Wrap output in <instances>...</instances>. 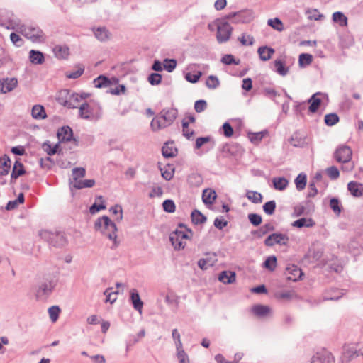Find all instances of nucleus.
Instances as JSON below:
<instances>
[{"label": "nucleus", "mask_w": 363, "mask_h": 363, "mask_svg": "<svg viewBox=\"0 0 363 363\" xmlns=\"http://www.w3.org/2000/svg\"><path fill=\"white\" fill-rule=\"evenodd\" d=\"M94 228L96 231L100 232L103 235L113 241L111 248H116L118 245L116 225L108 216H103L97 218L94 223Z\"/></svg>", "instance_id": "obj_1"}, {"label": "nucleus", "mask_w": 363, "mask_h": 363, "mask_svg": "<svg viewBox=\"0 0 363 363\" xmlns=\"http://www.w3.org/2000/svg\"><path fill=\"white\" fill-rule=\"evenodd\" d=\"M102 115V108L98 103L84 102L79 107V116L82 119L96 122L101 118Z\"/></svg>", "instance_id": "obj_2"}, {"label": "nucleus", "mask_w": 363, "mask_h": 363, "mask_svg": "<svg viewBox=\"0 0 363 363\" xmlns=\"http://www.w3.org/2000/svg\"><path fill=\"white\" fill-rule=\"evenodd\" d=\"M18 30L24 37L30 39L32 42L43 40V33L38 27L21 25Z\"/></svg>", "instance_id": "obj_3"}, {"label": "nucleus", "mask_w": 363, "mask_h": 363, "mask_svg": "<svg viewBox=\"0 0 363 363\" xmlns=\"http://www.w3.org/2000/svg\"><path fill=\"white\" fill-rule=\"evenodd\" d=\"M233 31L232 26L226 21L219 22L217 25L216 38L219 43L227 42Z\"/></svg>", "instance_id": "obj_4"}, {"label": "nucleus", "mask_w": 363, "mask_h": 363, "mask_svg": "<svg viewBox=\"0 0 363 363\" xmlns=\"http://www.w3.org/2000/svg\"><path fill=\"white\" fill-rule=\"evenodd\" d=\"M55 286L56 281L54 279H45L38 286L36 291L37 296L41 298L50 295Z\"/></svg>", "instance_id": "obj_5"}, {"label": "nucleus", "mask_w": 363, "mask_h": 363, "mask_svg": "<svg viewBox=\"0 0 363 363\" xmlns=\"http://www.w3.org/2000/svg\"><path fill=\"white\" fill-rule=\"evenodd\" d=\"M289 238L287 235L274 233L269 235L264 240V245L268 247H272L275 244L279 245H286L289 242Z\"/></svg>", "instance_id": "obj_6"}, {"label": "nucleus", "mask_w": 363, "mask_h": 363, "mask_svg": "<svg viewBox=\"0 0 363 363\" xmlns=\"http://www.w3.org/2000/svg\"><path fill=\"white\" fill-rule=\"evenodd\" d=\"M352 155V152L350 147L342 145L337 147L334 153V157L338 162L346 163L351 160Z\"/></svg>", "instance_id": "obj_7"}, {"label": "nucleus", "mask_w": 363, "mask_h": 363, "mask_svg": "<svg viewBox=\"0 0 363 363\" xmlns=\"http://www.w3.org/2000/svg\"><path fill=\"white\" fill-rule=\"evenodd\" d=\"M335 363V358L332 353L326 350L317 352L311 359V363Z\"/></svg>", "instance_id": "obj_8"}, {"label": "nucleus", "mask_w": 363, "mask_h": 363, "mask_svg": "<svg viewBox=\"0 0 363 363\" xmlns=\"http://www.w3.org/2000/svg\"><path fill=\"white\" fill-rule=\"evenodd\" d=\"M251 312L258 318H267L272 314V308L265 305L256 304L251 308Z\"/></svg>", "instance_id": "obj_9"}, {"label": "nucleus", "mask_w": 363, "mask_h": 363, "mask_svg": "<svg viewBox=\"0 0 363 363\" xmlns=\"http://www.w3.org/2000/svg\"><path fill=\"white\" fill-rule=\"evenodd\" d=\"M18 84L16 78H6L0 80V93L6 94L13 90Z\"/></svg>", "instance_id": "obj_10"}, {"label": "nucleus", "mask_w": 363, "mask_h": 363, "mask_svg": "<svg viewBox=\"0 0 363 363\" xmlns=\"http://www.w3.org/2000/svg\"><path fill=\"white\" fill-rule=\"evenodd\" d=\"M285 274L287 279L296 281L303 275L301 269L296 265L292 264L286 267Z\"/></svg>", "instance_id": "obj_11"}, {"label": "nucleus", "mask_w": 363, "mask_h": 363, "mask_svg": "<svg viewBox=\"0 0 363 363\" xmlns=\"http://www.w3.org/2000/svg\"><path fill=\"white\" fill-rule=\"evenodd\" d=\"M160 114L162 116L164 121H166V123L169 125H170L175 118L177 116L178 111L177 109L171 108H164L162 109Z\"/></svg>", "instance_id": "obj_12"}, {"label": "nucleus", "mask_w": 363, "mask_h": 363, "mask_svg": "<svg viewBox=\"0 0 363 363\" xmlns=\"http://www.w3.org/2000/svg\"><path fill=\"white\" fill-rule=\"evenodd\" d=\"M57 138L60 142H68L72 140L73 138V131L69 126H63L60 128L57 131Z\"/></svg>", "instance_id": "obj_13"}, {"label": "nucleus", "mask_w": 363, "mask_h": 363, "mask_svg": "<svg viewBox=\"0 0 363 363\" xmlns=\"http://www.w3.org/2000/svg\"><path fill=\"white\" fill-rule=\"evenodd\" d=\"M130 298L134 309L138 311L141 314L143 302L140 299V295L136 289H133L130 291Z\"/></svg>", "instance_id": "obj_14"}, {"label": "nucleus", "mask_w": 363, "mask_h": 363, "mask_svg": "<svg viewBox=\"0 0 363 363\" xmlns=\"http://www.w3.org/2000/svg\"><path fill=\"white\" fill-rule=\"evenodd\" d=\"M289 142L291 145L296 147H303L308 144V140L306 137L301 136L299 133H294Z\"/></svg>", "instance_id": "obj_15"}, {"label": "nucleus", "mask_w": 363, "mask_h": 363, "mask_svg": "<svg viewBox=\"0 0 363 363\" xmlns=\"http://www.w3.org/2000/svg\"><path fill=\"white\" fill-rule=\"evenodd\" d=\"M343 296V293L337 289H333L325 292L323 296V300L318 301L316 304L320 303L323 301H337Z\"/></svg>", "instance_id": "obj_16"}, {"label": "nucleus", "mask_w": 363, "mask_h": 363, "mask_svg": "<svg viewBox=\"0 0 363 363\" xmlns=\"http://www.w3.org/2000/svg\"><path fill=\"white\" fill-rule=\"evenodd\" d=\"M236 274L234 272L223 271L219 274L218 280L225 284H233L235 281Z\"/></svg>", "instance_id": "obj_17"}, {"label": "nucleus", "mask_w": 363, "mask_h": 363, "mask_svg": "<svg viewBox=\"0 0 363 363\" xmlns=\"http://www.w3.org/2000/svg\"><path fill=\"white\" fill-rule=\"evenodd\" d=\"M347 189L351 194L355 197H359L363 195V184L360 183L350 182L347 184Z\"/></svg>", "instance_id": "obj_18"}, {"label": "nucleus", "mask_w": 363, "mask_h": 363, "mask_svg": "<svg viewBox=\"0 0 363 363\" xmlns=\"http://www.w3.org/2000/svg\"><path fill=\"white\" fill-rule=\"evenodd\" d=\"M11 160L9 157L4 155L0 157V175L6 176L9 174L11 168Z\"/></svg>", "instance_id": "obj_19"}, {"label": "nucleus", "mask_w": 363, "mask_h": 363, "mask_svg": "<svg viewBox=\"0 0 363 363\" xmlns=\"http://www.w3.org/2000/svg\"><path fill=\"white\" fill-rule=\"evenodd\" d=\"M257 52L262 61H267L271 59L272 55L275 52L274 49L268 46H261L258 48Z\"/></svg>", "instance_id": "obj_20"}, {"label": "nucleus", "mask_w": 363, "mask_h": 363, "mask_svg": "<svg viewBox=\"0 0 363 363\" xmlns=\"http://www.w3.org/2000/svg\"><path fill=\"white\" fill-rule=\"evenodd\" d=\"M168 125L166 123V121H164L162 116L159 113L152 120L150 123V127L153 131H157L160 129H163L167 127Z\"/></svg>", "instance_id": "obj_21"}, {"label": "nucleus", "mask_w": 363, "mask_h": 363, "mask_svg": "<svg viewBox=\"0 0 363 363\" xmlns=\"http://www.w3.org/2000/svg\"><path fill=\"white\" fill-rule=\"evenodd\" d=\"M106 206L104 204V199L102 196H98L96 198L95 202L89 208V212L91 214H95L101 210L106 209Z\"/></svg>", "instance_id": "obj_22"}, {"label": "nucleus", "mask_w": 363, "mask_h": 363, "mask_svg": "<svg viewBox=\"0 0 363 363\" xmlns=\"http://www.w3.org/2000/svg\"><path fill=\"white\" fill-rule=\"evenodd\" d=\"M162 155L166 157H173L177 153V149L174 147L173 143H166L162 148Z\"/></svg>", "instance_id": "obj_23"}, {"label": "nucleus", "mask_w": 363, "mask_h": 363, "mask_svg": "<svg viewBox=\"0 0 363 363\" xmlns=\"http://www.w3.org/2000/svg\"><path fill=\"white\" fill-rule=\"evenodd\" d=\"M320 94V92H317L312 95L311 97L308 100V103L310 104L308 108L310 112L315 113L318 111L321 104V100L320 98H318L317 96Z\"/></svg>", "instance_id": "obj_24"}, {"label": "nucleus", "mask_w": 363, "mask_h": 363, "mask_svg": "<svg viewBox=\"0 0 363 363\" xmlns=\"http://www.w3.org/2000/svg\"><path fill=\"white\" fill-rule=\"evenodd\" d=\"M29 59L33 64L41 65L45 61L43 54L38 50H31L29 52Z\"/></svg>", "instance_id": "obj_25"}, {"label": "nucleus", "mask_w": 363, "mask_h": 363, "mask_svg": "<svg viewBox=\"0 0 363 363\" xmlns=\"http://www.w3.org/2000/svg\"><path fill=\"white\" fill-rule=\"evenodd\" d=\"M25 173L26 171L23 164L17 160L13 164L11 175V179H16L18 177L23 175Z\"/></svg>", "instance_id": "obj_26"}, {"label": "nucleus", "mask_w": 363, "mask_h": 363, "mask_svg": "<svg viewBox=\"0 0 363 363\" xmlns=\"http://www.w3.org/2000/svg\"><path fill=\"white\" fill-rule=\"evenodd\" d=\"M80 96L79 94L72 92L70 94L69 101L67 103V107L69 108H77L80 106Z\"/></svg>", "instance_id": "obj_27"}, {"label": "nucleus", "mask_w": 363, "mask_h": 363, "mask_svg": "<svg viewBox=\"0 0 363 363\" xmlns=\"http://www.w3.org/2000/svg\"><path fill=\"white\" fill-rule=\"evenodd\" d=\"M32 117L35 119L40 120L46 118L45 108L41 105H35L31 110Z\"/></svg>", "instance_id": "obj_28"}, {"label": "nucleus", "mask_w": 363, "mask_h": 363, "mask_svg": "<svg viewBox=\"0 0 363 363\" xmlns=\"http://www.w3.org/2000/svg\"><path fill=\"white\" fill-rule=\"evenodd\" d=\"M95 37L100 41H106L109 39L111 33L105 27H99L94 31Z\"/></svg>", "instance_id": "obj_29"}, {"label": "nucleus", "mask_w": 363, "mask_h": 363, "mask_svg": "<svg viewBox=\"0 0 363 363\" xmlns=\"http://www.w3.org/2000/svg\"><path fill=\"white\" fill-rule=\"evenodd\" d=\"M274 230V227L270 223H267L262 225L257 230H252L251 234L255 236L257 238H262L264 235H266L268 232Z\"/></svg>", "instance_id": "obj_30"}, {"label": "nucleus", "mask_w": 363, "mask_h": 363, "mask_svg": "<svg viewBox=\"0 0 363 363\" xmlns=\"http://www.w3.org/2000/svg\"><path fill=\"white\" fill-rule=\"evenodd\" d=\"M216 193L214 190L208 189L203 191L202 199L206 204H212L216 199Z\"/></svg>", "instance_id": "obj_31"}, {"label": "nucleus", "mask_w": 363, "mask_h": 363, "mask_svg": "<svg viewBox=\"0 0 363 363\" xmlns=\"http://www.w3.org/2000/svg\"><path fill=\"white\" fill-rule=\"evenodd\" d=\"M315 225V222L311 218H301L295 221L291 224L293 227L303 228V227H313Z\"/></svg>", "instance_id": "obj_32"}, {"label": "nucleus", "mask_w": 363, "mask_h": 363, "mask_svg": "<svg viewBox=\"0 0 363 363\" xmlns=\"http://www.w3.org/2000/svg\"><path fill=\"white\" fill-rule=\"evenodd\" d=\"M272 183L275 189L283 191L287 187L289 181L285 177H274Z\"/></svg>", "instance_id": "obj_33"}, {"label": "nucleus", "mask_w": 363, "mask_h": 363, "mask_svg": "<svg viewBox=\"0 0 363 363\" xmlns=\"http://www.w3.org/2000/svg\"><path fill=\"white\" fill-rule=\"evenodd\" d=\"M73 187L77 189H82L84 188H91L95 184V181L94 179H85V180H78L77 182H73L72 183Z\"/></svg>", "instance_id": "obj_34"}, {"label": "nucleus", "mask_w": 363, "mask_h": 363, "mask_svg": "<svg viewBox=\"0 0 363 363\" xmlns=\"http://www.w3.org/2000/svg\"><path fill=\"white\" fill-rule=\"evenodd\" d=\"M53 52L56 57L65 59L69 55V48L67 46L56 45L53 48Z\"/></svg>", "instance_id": "obj_35"}, {"label": "nucleus", "mask_w": 363, "mask_h": 363, "mask_svg": "<svg viewBox=\"0 0 363 363\" xmlns=\"http://www.w3.org/2000/svg\"><path fill=\"white\" fill-rule=\"evenodd\" d=\"M275 72L281 76H286L289 72V68L281 60H276L274 62Z\"/></svg>", "instance_id": "obj_36"}, {"label": "nucleus", "mask_w": 363, "mask_h": 363, "mask_svg": "<svg viewBox=\"0 0 363 363\" xmlns=\"http://www.w3.org/2000/svg\"><path fill=\"white\" fill-rule=\"evenodd\" d=\"M70 94L71 91L69 89L61 90L57 94V101L60 104L67 107V103L69 101Z\"/></svg>", "instance_id": "obj_37"}, {"label": "nucleus", "mask_w": 363, "mask_h": 363, "mask_svg": "<svg viewBox=\"0 0 363 363\" xmlns=\"http://www.w3.org/2000/svg\"><path fill=\"white\" fill-rule=\"evenodd\" d=\"M333 21L338 23L340 26H347V18L341 11H336L333 14Z\"/></svg>", "instance_id": "obj_38"}, {"label": "nucleus", "mask_w": 363, "mask_h": 363, "mask_svg": "<svg viewBox=\"0 0 363 363\" xmlns=\"http://www.w3.org/2000/svg\"><path fill=\"white\" fill-rule=\"evenodd\" d=\"M246 197L253 203H260L262 201V195L255 191H247Z\"/></svg>", "instance_id": "obj_39"}, {"label": "nucleus", "mask_w": 363, "mask_h": 363, "mask_svg": "<svg viewBox=\"0 0 363 363\" xmlns=\"http://www.w3.org/2000/svg\"><path fill=\"white\" fill-rule=\"evenodd\" d=\"M191 217L192 222L196 225L202 224L206 221V217L196 209L191 212Z\"/></svg>", "instance_id": "obj_40"}, {"label": "nucleus", "mask_w": 363, "mask_h": 363, "mask_svg": "<svg viewBox=\"0 0 363 363\" xmlns=\"http://www.w3.org/2000/svg\"><path fill=\"white\" fill-rule=\"evenodd\" d=\"M307 182L306 174L304 173H300L295 179V184L298 191H302L305 189Z\"/></svg>", "instance_id": "obj_41"}, {"label": "nucleus", "mask_w": 363, "mask_h": 363, "mask_svg": "<svg viewBox=\"0 0 363 363\" xmlns=\"http://www.w3.org/2000/svg\"><path fill=\"white\" fill-rule=\"evenodd\" d=\"M94 86L96 88L108 87L111 84L109 79L104 75H100L94 80Z\"/></svg>", "instance_id": "obj_42"}, {"label": "nucleus", "mask_w": 363, "mask_h": 363, "mask_svg": "<svg viewBox=\"0 0 363 363\" xmlns=\"http://www.w3.org/2000/svg\"><path fill=\"white\" fill-rule=\"evenodd\" d=\"M169 240L175 250H179L185 247V242L178 238L176 234H170Z\"/></svg>", "instance_id": "obj_43"}, {"label": "nucleus", "mask_w": 363, "mask_h": 363, "mask_svg": "<svg viewBox=\"0 0 363 363\" xmlns=\"http://www.w3.org/2000/svg\"><path fill=\"white\" fill-rule=\"evenodd\" d=\"M59 146L58 143L52 146L49 141H46L43 144V149L48 155H52L58 152Z\"/></svg>", "instance_id": "obj_44"}, {"label": "nucleus", "mask_w": 363, "mask_h": 363, "mask_svg": "<svg viewBox=\"0 0 363 363\" xmlns=\"http://www.w3.org/2000/svg\"><path fill=\"white\" fill-rule=\"evenodd\" d=\"M313 60V56L311 54L302 53L298 57V65L301 67L309 65Z\"/></svg>", "instance_id": "obj_45"}, {"label": "nucleus", "mask_w": 363, "mask_h": 363, "mask_svg": "<svg viewBox=\"0 0 363 363\" xmlns=\"http://www.w3.org/2000/svg\"><path fill=\"white\" fill-rule=\"evenodd\" d=\"M221 62L224 65H240V60H236L234 56L231 54H226L224 55L221 60Z\"/></svg>", "instance_id": "obj_46"}, {"label": "nucleus", "mask_w": 363, "mask_h": 363, "mask_svg": "<svg viewBox=\"0 0 363 363\" xmlns=\"http://www.w3.org/2000/svg\"><path fill=\"white\" fill-rule=\"evenodd\" d=\"M263 267L273 272L277 267V258L275 256H269L263 263Z\"/></svg>", "instance_id": "obj_47"}, {"label": "nucleus", "mask_w": 363, "mask_h": 363, "mask_svg": "<svg viewBox=\"0 0 363 363\" xmlns=\"http://www.w3.org/2000/svg\"><path fill=\"white\" fill-rule=\"evenodd\" d=\"M267 24L277 31H282L284 30V25L281 21L278 18L269 19Z\"/></svg>", "instance_id": "obj_48"}, {"label": "nucleus", "mask_w": 363, "mask_h": 363, "mask_svg": "<svg viewBox=\"0 0 363 363\" xmlns=\"http://www.w3.org/2000/svg\"><path fill=\"white\" fill-rule=\"evenodd\" d=\"M60 313V308L57 306H52L48 308L49 317L52 323L57 320Z\"/></svg>", "instance_id": "obj_49"}, {"label": "nucleus", "mask_w": 363, "mask_h": 363, "mask_svg": "<svg viewBox=\"0 0 363 363\" xmlns=\"http://www.w3.org/2000/svg\"><path fill=\"white\" fill-rule=\"evenodd\" d=\"M39 235L43 240L48 242L51 245H52V241L53 240V238L57 236L53 232H51V231H49L47 230H41L39 233Z\"/></svg>", "instance_id": "obj_50"}, {"label": "nucleus", "mask_w": 363, "mask_h": 363, "mask_svg": "<svg viewBox=\"0 0 363 363\" xmlns=\"http://www.w3.org/2000/svg\"><path fill=\"white\" fill-rule=\"evenodd\" d=\"M39 235L43 240L48 242L51 245H52V241L53 240V238L57 236L53 232H51V231H49L47 230H41L39 233Z\"/></svg>", "instance_id": "obj_51"}, {"label": "nucleus", "mask_w": 363, "mask_h": 363, "mask_svg": "<svg viewBox=\"0 0 363 363\" xmlns=\"http://www.w3.org/2000/svg\"><path fill=\"white\" fill-rule=\"evenodd\" d=\"M324 121L327 125L333 126L339 121V117L335 113H328L325 116Z\"/></svg>", "instance_id": "obj_52"}, {"label": "nucleus", "mask_w": 363, "mask_h": 363, "mask_svg": "<svg viewBox=\"0 0 363 363\" xmlns=\"http://www.w3.org/2000/svg\"><path fill=\"white\" fill-rule=\"evenodd\" d=\"M206 85L208 89H215L220 85V82L217 77L210 75L206 79Z\"/></svg>", "instance_id": "obj_53"}, {"label": "nucleus", "mask_w": 363, "mask_h": 363, "mask_svg": "<svg viewBox=\"0 0 363 363\" xmlns=\"http://www.w3.org/2000/svg\"><path fill=\"white\" fill-rule=\"evenodd\" d=\"M262 208L266 214L271 216L275 211L276 202L274 200L267 201L263 205Z\"/></svg>", "instance_id": "obj_54"}, {"label": "nucleus", "mask_w": 363, "mask_h": 363, "mask_svg": "<svg viewBox=\"0 0 363 363\" xmlns=\"http://www.w3.org/2000/svg\"><path fill=\"white\" fill-rule=\"evenodd\" d=\"M57 236L53 238V240L52 241V245L55 247H60L65 245V238L64 235L59 232H53Z\"/></svg>", "instance_id": "obj_55"}, {"label": "nucleus", "mask_w": 363, "mask_h": 363, "mask_svg": "<svg viewBox=\"0 0 363 363\" xmlns=\"http://www.w3.org/2000/svg\"><path fill=\"white\" fill-rule=\"evenodd\" d=\"M247 218L250 223L254 226H258L262 222V216L257 213H249Z\"/></svg>", "instance_id": "obj_56"}, {"label": "nucleus", "mask_w": 363, "mask_h": 363, "mask_svg": "<svg viewBox=\"0 0 363 363\" xmlns=\"http://www.w3.org/2000/svg\"><path fill=\"white\" fill-rule=\"evenodd\" d=\"M189 182L194 186H199L203 182V178L201 174L193 173L189 177Z\"/></svg>", "instance_id": "obj_57"}, {"label": "nucleus", "mask_w": 363, "mask_h": 363, "mask_svg": "<svg viewBox=\"0 0 363 363\" xmlns=\"http://www.w3.org/2000/svg\"><path fill=\"white\" fill-rule=\"evenodd\" d=\"M177 66V60L174 59H165L163 62L164 69L168 72H172Z\"/></svg>", "instance_id": "obj_58"}, {"label": "nucleus", "mask_w": 363, "mask_h": 363, "mask_svg": "<svg viewBox=\"0 0 363 363\" xmlns=\"http://www.w3.org/2000/svg\"><path fill=\"white\" fill-rule=\"evenodd\" d=\"M330 207L337 215H340L342 208L340 205V201L337 198H332L330 201Z\"/></svg>", "instance_id": "obj_59"}, {"label": "nucleus", "mask_w": 363, "mask_h": 363, "mask_svg": "<svg viewBox=\"0 0 363 363\" xmlns=\"http://www.w3.org/2000/svg\"><path fill=\"white\" fill-rule=\"evenodd\" d=\"M86 170L83 167H75L72 169V177L74 182H77L79 178L84 177Z\"/></svg>", "instance_id": "obj_60"}, {"label": "nucleus", "mask_w": 363, "mask_h": 363, "mask_svg": "<svg viewBox=\"0 0 363 363\" xmlns=\"http://www.w3.org/2000/svg\"><path fill=\"white\" fill-rule=\"evenodd\" d=\"M238 40L242 45H252L255 43V38L250 35L242 34Z\"/></svg>", "instance_id": "obj_61"}, {"label": "nucleus", "mask_w": 363, "mask_h": 363, "mask_svg": "<svg viewBox=\"0 0 363 363\" xmlns=\"http://www.w3.org/2000/svg\"><path fill=\"white\" fill-rule=\"evenodd\" d=\"M148 82L152 85H158L162 82V75L158 73H152L148 77Z\"/></svg>", "instance_id": "obj_62"}, {"label": "nucleus", "mask_w": 363, "mask_h": 363, "mask_svg": "<svg viewBox=\"0 0 363 363\" xmlns=\"http://www.w3.org/2000/svg\"><path fill=\"white\" fill-rule=\"evenodd\" d=\"M163 209L168 213H173L175 211V204L172 200L167 199L162 203Z\"/></svg>", "instance_id": "obj_63"}, {"label": "nucleus", "mask_w": 363, "mask_h": 363, "mask_svg": "<svg viewBox=\"0 0 363 363\" xmlns=\"http://www.w3.org/2000/svg\"><path fill=\"white\" fill-rule=\"evenodd\" d=\"M176 357L179 363H190L189 357L184 350L177 352Z\"/></svg>", "instance_id": "obj_64"}]
</instances>
